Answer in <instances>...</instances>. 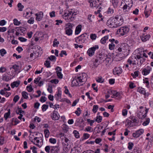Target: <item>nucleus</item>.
I'll use <instances>...</instances> for the list:
<instances>
[{
    "instance_id": "nucleus-7",
    "label": "nucleus",
    "mask_w": 153,
    "mask_h": 153,
    "mask_svg": "<svg viewBox=\"0 0 153 153\" xmlns=\"http://www.w3.org/2000/svg\"><path fill=\"white\" fill-rule=\"evenodd\" d=\"M129 31V28L128 27L126 26L120 27L117 30V32L118 34L123 36L127 34Z\"/></svg>"
},
{
    "instance_id": "nucleus-62",
    "label": "nucleus",
    "mask_w": 153,
    "mask_h": 153,
    "mask_svg": "<svg viewBox=\"0 0 153 153\" xmlns=\"http://www.w3.org/2000/svg\"><path fill=\"white\" fill-rule=\"evenodd\" d=\"M27 91L29 92H31L33 90V89L32 87V86L30 85L29 86H27Z\"/></svg>"
},
{
    "instance_id": "nucleus-60",
    "label": "nucleus",
    "mask_w": 153,
    "mask_h": 153,
    "mask_svg": "<svg viewBox=\"0 0 153 153\" xmlns=\"http://www.w3.org/2000/svg\"><path fill=\"white\" fill-rule=\"evenodd\" d=\"M49 59L51 61L54 62L55 61L56 59V57L55 56L53 55H51L49 57Z\"/></svg>"
},
{
    "instance_id": "nucleus-41",
    "label": "nucleus",
    "mask_w": 153,
    "mask_h": 153,
    "mask_svg": "<svg viewBox=\"0 0 153 153\" xmlns=\"http://www.w3.org/2000/svg\"><path fill=\"white\" fill-rule=\"evenodd\" d=\"M99 108L98 105H93V108L92 109V111L94 113H96L98 109Z\"/></svg>"
},
{
    "instance_id": "nucleus-28",
    "label": "nucleus",
    "mask_w": 153,
    "mask_h": 153,
    "mask_svg": "<svg viewBox=\"0 0 153 153\" xmlns=\"http://www.w3.org/2000/svg\"><path fill=\"white\" fill-rule=\"evenodd\" d=\"M20 82L19 80L14 81L11 84V86L12 88H14L15 87H18L20 84Z\"/></svg>"
},
{
    "instance_id": "nucleus-33",
    "label": "nucleus",
    "mask_w": 153,
    "mask_h": 153,
    "mask_svg": "<svg viewBox=\"0 0 153 153\" xmlns=\"http://www.w3.org/2000/svg\"><path fill=\"white\" fill-rule=\"evenodd\" d=\"M111 93L113 95V97H112V98L116 97H118L119 96L120 94V93L116 91L113 90L111 91Z\"/></svg>"
},
{
    "instance_id": "nucleus-22",
    "label": "nucleus",
    "mask_w": 153,
    "mask_h": 153,
    "mask_svg": "<svg viewBox=\"0 0 153 153\" xmlns=\"http://www.w3.org/2000/svg\"><path fill=\"white\" fill-rule=\"evenodd\" d=\"M130 58H131V59L133 62V65H134L136 64L137 61V64H139V65L140 64V60L138 59L136 55V56H131L130 57Z\"/></svg>"
},
{
    "instance_id": "nucleus-26",
    "label": "nucleus",
    "mask_w": 153,
    "mask_h": 153,
    "mask_svg": "<svg viewBox=\"0 0 153 153\" xmlns=\"http://www.w3.org/2000/svg\"><path fill=\"white\" fill-rule=\"evenodd\" d=\"M30 11L28 10L27 9H26L23 12V16L26 18L28 19L30 17Z\"/></svg>"
},
{
    "instance_id": "nucleus-53",
    "label": "nucleus",
    "mask_w": 153,
    "mask_h": 153,
    "mask_svg": "<svg viewBox=\"0 0 153 153\" xmlns=\"http://www.w3.org/2000/svg\"><path fill=\"white\" fill-rule=\"evenodd\" d=\"M129 86L131 89H133L136 87V85L134 83L131 82H129Z\"/></svg>"
},
{
    "instance_id": "nucleus-44",
    "label": "nucleus",
    "mask_w": 153,
    "mask_h": 153,
    "mask_svg": "<svg viewBox=\"0 0 153 153\" xmlns=\"http://www.w3.org/2000/svg\"><path fill=\"white\" fill-rule=\"evenodd\" d=\"M7 53L6 51L4 49L0 50V53L2 56H3Z\"/></svg>"
},
{
    "instance_id": "nucleus-11",
    "label": "nucleus",
    "mask_w": 153,
    "mask_h": 153,
    "mask_svg": "<svg viewBox=\"0 0 153 153\" xmlns=\"http://www.w3.org/2000/svg\"><path fill=\"white\" fill-rule=\"evenodd\" d=\"M79 80L80 82L82 83V85L85 83L87 80V75L85 73H82L80 74L79 76L77 77Z\"/></svg>"
},
{
    "instance_id": "nucleus-18",
    "label": "nucleus",
    "mask_w": 153,
    "mask_h": 153,
    "mask_svg": "<svg viewBox=\"0 0 153 153\" xmlns=\"http://www.w3.org/2000/svg\"><path fill=\"white\" fill-rule=\"evenodd\" d=\"M144 131L143 129H140L136 131L135 132L133 133V136L134 137H138L143 133Z\"/></svg>"
},
{
    "instance_id": "nucleus-14",
    "label": "nucleus",
    "mask_w": 153,
    "mask_h": 153,
    "mask_svg": "<svg viewBox=\"0 0 153 153\" xmlns=\"http://www.w3.org/2000/svg\"><path fill=\"white\" fill-rule=\"evenodd\" d=\"M51 117L52 119L54 120H57L60 118V116L58 112L55 110L53 111L51 114Z\"/></svg>"
},
{
    "instance_id": "nucleus-37",
    "label": "nucleus",
    "mask_w": 153,
    "mask_h": 153,
    "mask_svg": "<svg viewBox=\"0 0 153 153\" xmlns=\"http://www.w3.org/2000/svg\"><path fill=\"white\" fill-rule=\"evenodd\" d=\"M96 81L98 82L102 83L104 82V79L102 76H100L96 78Z\"/></svg>"
},
{
    "instance_id": "nucleus-23",
    "label": "nucleus",
    "mask_w": 153,
    "mask_h": 153,
    "mask_svg": "<svg viewBox=\"0 0 153 153\" xmlns=\"http://www.w3.org/2000/svg\"><path fill=\"white\" fill-rule=\"evenodd\" d=\"M121 4H125L124 5L132 6L133 1L132 0H123Z\"/></svg>"
},
{
    "instance_id": "nucleus-43",
    "label": "nucleus",
    "mask_w": 153,
    "mask_h": 153,
    "mask_svg": "<svg viewBox=\"0 0 153 153\" xmlns=\"http://www.w3.org/2000/svg\"><path fill=\"white\" fill-rule=\"evenodd\" d=\"M139 71H135L134 73L131 74V75L134 78H136V77L138 76L139 75Z\"/></svg>"
},
{
    "instance_id": "nucleus-8",
    "label": "nucleus",
    "mask_w": 153,
    "mask_h": 153,
    "mask_svg": "<svg viewBox=\"0 0 153 153\" xmlns=\"http://www.w3.org/2000/svg\"><path fill=\"white\" fill-rule=\"evenodd\" d=\"M90 7L92 8H98L102 4L100 0H88Z\"/></svg>"
},
{
    "instance_id": "nucleus-56",
    "label": "nucleus",
    "mask_w": 153,
    "mask_h": 153,
    "mask_svg": "<svg viewBox=\"0 0 153 153\" xmlns=\"http://www.w3.org/2000/svg\"><path fill=\"white\" fill-rule=\"evenodd\" d=\"M13 22L14 25H19L20 24V22L18 20L16 19H13Z\"/></svg>"
},
{
    "instance_id": "nucleus-29",
    "label": "nucleus",
    "mask_w": 153,
    "mask_h": 153,
    "mask_svg": "<svg viewBox=\"0 0 153 153\" xmlns=\"http://www.w3.org/2000/svg\"><path fill=\"white\" fill-rule=\"evenodd\" d=\"M82 26L81 25H78L76 27L75 34L76 35L78 34L81 31Z\"/></svg>"
},
{
    "instance_id": "nucleus-10",
    "label": "nucleus",
    "mask_w": 153,
    "mask_h": 153,
    "mask_svg": "<svg viewBox=\"0 0 153 153\" xmlns=\"http://www.w3.org/2000/svg\"><path fill=\"white\" fill-rule=\"evenodd\" d=\"M99 48V46L97 45H95V46L89 48L87 51V53L89 56L91 57L93 56L96 50Z\"/></svg>"
},
{
    "instance_id": "nucleus-39",
    "label": "nucleus",
    "mask_w": 153,
    "mask_h": 153,
    "mask_svg": "<svg viewBox=\"0 0 153 153\" xmlns=\"http://www.w3.org/2000/svg\"><path fill=\"white\" fill-rule=\"evenodd\" d=\"M102 120V117L100 115L97 116L95 119V121L98 123H100Z\"/></svg>"
},
{
    "instance_id": "nucleus-59",
    "label": "nucleus",
    "mask_w": 153,
    "mask_h": 153,
    "mask_svg": "<svg viewBox=\"0 0 153 153\" xmlns=\"http://www.w3.org/2000/svg\"><path fill=\"white\" fill-rule=\"evenodd\" d=\"M118 3V0H112V3L114 7L117 6Z\"/></svg>"
},
{
    "instance_id": "nucleus-20",
    "label": "nucleus",
    "mask_w": 153,
    "mask_h": 153,
    "mask_svg": "<svg viewBox=\"0 0 153 153\" xmlns=\"http://www.w3.org/2000/svg\"><path fill=\"white\" fill-rule=\"evenodd\" d=\"M72 84L73 85L80 86L82 85V83L80 82L79 80L77 77V78H74L72 82Z\"/></svg>"
},
{
    "instance_id": "nucleus-17",
    "label": "nucleus",
    "mask_w": 153,
    "mask_h": 153,
    "mask_svg": "<svg viewBox=\"0 0 153 153\" xmlns=\"http://www.w3.org/2000/svg\"><path fill=\"white\" fill-rule=\"evenodd\" d=\"M122 69L121 67H116L113 70V73L114 75H119L122 73Z\"/></svg>"
},
{
    "instance_id": "nucleus-50",
    "label": "nucleus",
    "mask_w": 153,
    "mask_h": 153,
    "mask_svg": "<svg viewBox=\"0 0 153 153\" xmlns=\"http://www.w3.org/2000/svg\"><path fill=\"white\" fill-rule=\"evenodd\" d=\"M103 126H100L99 127L97 128V133H99L102 131V130L103 129Z\"/></svg>"
},
{
    "instance_id": "nucleus-46",
    "label": "nucleus",
    "mask_w": 153,
    "mask_h": 153,
    "mask_svg": "<svg viewBox=\"0 0 153 153\" xmlns=\"http://www.w3.org/2000/svg\"><path fill=\"white\" fill-rule=\"evenodd\" d=\"M2 79L6 81H8L10 79V77L9 76H2Z\"/></svg>"
},
{
    "instance_id": "nucleus-16",
    "label": "nucleus",
    "mask_w": 153,
    "mask_h": 153,
    "mask_svg": "<svg viewBox=\"0 0 153 153\" xmlns=\"http://www.w3.org/2000/svg\"><path fill=\"white\" fill-rule=\"evenodd\" d=\"M58 91L54 95V98L57 101L60 100L62 98V91L60 88H58Z\"/></svg>"
},
{
    "instance_id": "nucleus-12",
    "label": "nucleus",
    "mask_w": 153,
    "mask_h": 153,
    "mask_svg": "<svg viewBox=\"0 0 153 153\" xmlns=\"http://www.w3.org/2000/svg\"><path fill=\"white\" fill-rule=\"evenodd\" d=\"M109 41L111 42V43L108 45L109 49L110 50H112L114 49L115 47L114 42L116 44H117L118 43V41L117 40H115L114 39H109Z\"/></svg>"
},
{
    "instance_id": "nucleus-35",
    "label": "nucleus",
    "mask_w": 153,
    "mask_h": 153,
    "mask_svg": "<svg viewBox=\"0 0 153 153\" xmlns=\"http://www.w3.org/2000/svg\"><path fill=\"white\" fill-rule=\"evenodd\" d=\"M65 33L68 36L71 35L72 33V29L69 28H65Z\"/></svg>"
},
{
    "instance_id": "nucleus-24",
    "label": "nucleus",
    "mask_w": 153,
    "mask_h": 153,
    "mask_svg": "<svg viewBox=\"0 0 153 153\" xmlns=\"http://www.w3.org/2000/svg\"><path fill=\"white\" fill-rule=\"evenodd\" d=\"M132 7V6L124 5L123 7V12L126 14L128 13H129L130 10Z\"/></svg>"
},
{
    "instance_id": "nucleus-63",
    "label": "nucleus",
    "mask_w": 153,
    "mask_h": 153,
    "mask_svg": "<svg viewBox=\"0 0 153 153\" xmlns=\"http://www.w3.org/2000/svg\"><path fill=\"white\" fill-rule=\"evenodd\" d=\"M87 122L90 124L91 126H92L93 123L94 122V121L93 120H91L90 119H87Z\"/></svg>"
},
{
    "instance_id": "nucleus-25",
    "label": "nucleus",
    "mask_w": 153,
    "mask_h": 153,
    "mask_svg": "<svg viewBox=\"0 0 153 153\" xmlns=\"http://www.w3.org/2000/svg\"><path fill=\"white\" fill-rule=\"evenodd\" d=\"M59 149L57 146H51L50 153H58L59 151Z\"/></svg>"
},
{
    "instance_id": "nucleus-57",
    "label": "nucleus",
    "mask_w": 153,
    "mask_h": 153,
    "mask_svg": "<svg viewBox=\"0 0 153 153\" xmlns=\"http://www.w3.org/2000/svg\"><path fill=\"white\" fill-rule=\"evenodd\" d=\"M90 38L92 40H94L96 39L97 35L95 34H91L90 36Z\"/></svg>"
},
{
    "instance_id": "nucleus-36",
    "label": "nucleus",
    "mask_w": 153,
    "mask_h": 153,
    "mask_svg": "<svg viewBox=\"0 0 153 153\" xmlns=\"http://www.w3.org/2000/svg\"><path fill=\"white\" fill-rule=\"evenodd\" d=\"M22 97L25 99H27L28 98V94L26 91L22 92Z\"/></svg>"
},
{
    "instance_id": "nucleus-51",
    "label": "nucleus",
    "mask_w": 153,
    "mask_h": 153,
    "mask_svg": "<svg viewBox=\"0 0 153 153\" xmlns=\"http://www.w3.org/2000/svg\"><path fill=\"white\" fill-rule=\"evenodd\" d=\"M74 26V24H73L68 23L66 24L65 28H69L71 29H72V27Z\"/></svg>"
},
{
    "instance_id": "nucleus-42",
    "label": "nucleus",
    "mask_w": 153,
    "mask_h": 153,
    "mask_svg": "<svg viewBox=\"0 0 153 153\" xmlns=\"http://www.w3.org/2000/svg\"><path fill=\"white\" fill-rule=\"evenodd\" d=\"M85 131L87 132H91L93 131V128L91 127L90 126H87L85 128Z\"/></svg>"
},
{
    "instance_id": "nucleus-19",
    "label": "nucleus",
    "mask_w": 153,
    "mask_h": 153,
    "mask_svg": "<svg viewBox=\"0 0 153 153\" xmlns=\"http://www.w3.org/2000/svg\"><path fill=\"white\" fill-rule=\"evenodd\" d=\"M56 70V73L57 77L58 78L62 79L63 77V75L61 73L62 69L61 68L59 67H57Z\"/></svg>"
},
{
    "instance_id": "nucleus-61",
    "label": "nucleus",
    "mask_w": 153,
    "mask_h": 153,
    "mask_svg": "<svg viewBox=\"0 0 153 153\" xmlns=\"http://www.w3.org/2000/svg\"><path fill=\"white\" fill-rule=\"evenodd\" d=\"M49 142L50 143L52 144H55L56 143V140L54 138H51L49 140Z\"/></svg>"
},
{
    "instance_id": "nucleus-6",
    "label": "nucleus",
    "mask_w": 153,
    "mask_h": 153,
    "mask_svg": "<svg viewBox=\"0 0 153 153\" xmlns=\"http://www.w3.org/2000/svg\"><path fill=\"white\" fill-rule=\"evenodd\" d=\"M144 50L142 48H138L135 51V53L137 54V57L138 60H140V63L141 64L144 61V59L142 57L143 53Z\"/></svg>"
},
{
    "instance_id": "nucleus-5",
    "label": "nucleus",
    "mask_w": 153,
    "mask_h": 153,
    "mask_svg": "<svg viewBox=\"0 0 153 153\" xmlns=\"http://www.w3.org/2000/svg\"><path fill=\"white\" fill-rule=\"evenodd\" d=\"M88 38L87 34L84 33L75 38V42L78 44L86 43L88 42Z\"/></svg>"
},
{
    "instance_id": "nucleus-40",
    "label": "nucleus",
    "mask_w": 153,
    "mask_h": 153,
    "mask_svg": "<svg viewBox=\"0 0 153 153\" xmlns=\"http://www.w3.org/2000/svg\"><path fill=\"white\" fill-rule=\"evenodd\" d=\"M18 10L19 11H22L24 8V6L22 5L21 3H19L17 4Z\"/></svg>"
},
{
    "instance_id": "nucleus-45",
    "label": "nucleus",
    "mask_w": 153,
    "mask_h": 153,
    "mask_svg": "<svg viewBox=\"0 0 153 153\" xmlns=\"http://www.w3.org/2000/svg\"><path fill=\"white\" fill-rule=\"evenodd\" d=\"M126 122L127 123L126 124L127 126H128L131 127L133 126L134 125L131 120H126Z\"/></svg>"
},
{
    "instance_id": "nucleus-47",
    "label": "nucleus",
    "mask_w": 153,
    "mask_h": 153,
    "mask_svg": "<svg viewBox=\"0 0 153 153\" xmlns=\"http://www.w3.org/2000/svg\"><path fill=\"white\" fill-rule=\"evenodd\" d=\"M73 133L75 137L77 138H78L79 137V133L76 130H74L73 131Z\"/></svg>"
},
{
    "instance_id": "nucleus-55",
    "label": "nucleus",
    "mask_w": 153,
    "mask_h": 153,
    "mask_svg": "<svg viewBox=\"0 0 153 153\" xmlns=\"http://www.w3.org/2000/svg\"><path fill=\"white\" fill-rule=\"evenodd\" d=\"M90 135L88 133H84L83 135V140L88 139L90 137Z\"/></svg>"
},
{
    "instance_id": "nucleus-13",
    "label": "nucleus",
    "mask_w": 153,
    "mask_h": 153,
    "mask_svg": "<svg viewBox=\"0 0 153 153\" xmlns=\"http://www.w3.org/2000/svg\"><path fill=\"white\" fill-rule=\"evenodd\" d=\"M107 25L110 27H116L114 17L110 18L107 22Z\"/></svg>"
},
{
    "instance_id": "nucleus-27",
    "label": "nucleus",
    "mask_w": 153,
    "mask_h": 153,
    "mask_svg": "<svg viewBox=\"0 0 153 153\" xmlns=\"http://www.w3.org/2000/svg\"><path fill=\"white\" fill-rule=\"evenodd\" d=\"M150 37V36L149 35H144L141 36L140 37V38L142 41L143 42H144L149 40Z\"/></svg>"
},
{
    "instance_id": "nucleus-21",
    "label": "nucleus",
    "mask_w": 153,
    "mask_h": 153,
    "mask_svg": "<svg viewBox=\"0 0 153 153\" xmlns=\"http://www.w3.org/2000/svg\"><path fill=\"white\" fill-rule=\"evenodd\" d=\"M35 15L36 16V19L38 21H40L43 16V13L42 12L40 11L36 13Z\"/></svg>"
},
{
    "instance_id": "nucleus-9",
    "label": "nucleus",
    "mask_w": 153,
    "mask_h": 153,
    "mask_svg": "<svg viewBox=\"0 0 153 153\" xmlns=\"http://www.w3.org/2000/svg\"><path fill=\"white\" fill-rule=\"evenodd\" d=\"M115 27H117L121 25L123 23V20L120 15H117L114 17Z\"/></svg>"
},
{
    "instance_id": "nucleus-38",
    "label": "nucleus",
    "mask_w": 153,
    "mask_h": 153,
    "mask_svg": "<svg viewBox=\"0 0 153 153\" xmlns=\"http://www.w3.org/2000/svg\"><path fill=\"white\" fill-rule=\"evenodd\" d=\"M44 134L46 138H48L50 135V132L48 129H45L44 130Z\"/></svg>"
},
{
    "instance_id": "nucleus-34",
    "label": "nucleus",
    "mask_w": 153,
    "mask_h": 153,
    "mask_svg": "<svg viewBox=\"0 0 153 153\" xmlns=\"http://www.w3.org/2000/svg\"><path fill=\"white\" fill-rule=\"evenodd\" d=\"M143 83L145 84L146 87L148 88H149L150 87L149 83L148 80V79L145 78L143 79Z\"/></svg>"
},
{
    "instance_id": "nucleus-48",
    "label": "nucleus",
    "mask_w": 153,
    "mask_h": 153,
    "mask_svg": "<svg viewBox=\"0 0 153 153\" xmlns=\"http://www.w3.org/2000/svg\"><path fill=\"white\" fill-rule=\"evenodd\" d=\"M149 118H147L146 119V121L143 123L142 124L143 126H146L149 124Z\"/></svg>"
},
{
    "instance_id": "nucleus-3",
    "label": "nucleus",
    "mask_w": 153,
    "mask_h": 153,
    "mask_svg": "<svg viewBox=\"0 0 153 153\" xmlns=\"http://www.w3.org/2000/svg\"><path fill=\"white\" fill-rule=\"evenodd\" d=\"M149 110V108L140 106L138 108L136 113L137 116L140 119H144L147 116V114Z\"/></svg>"
},
{
    "instance_id": "nucleus-15",
    "label": "nucleus",
    "mask_w": 153,
    "mask_h": 153,
    "mask_svg": "<svg viewBox=\"0 0 153 153\" xmlns=\"http://www.w3.org/2000/svg\"><path fill=\"white\" fill-rule=\"evenodd\" d=\"M152 68L150 66L148 65L143 69L142 73L144 75H147L149 74Z\"/></svg>"
},
{
    "instance_id": "nucleus-31",
    "label": "nucleus",
    "mask_w": 153,
    "mask_h": 153,
    "mask_svg": "<svg viewBox=\"0 0 153 153\" xmlns=\"http://www.w3.org/2000/svg\"><path fill=\"white\" fill-rule=\"evenodd\" d=\"M108 39V36H106L102 37L100 40V42L101 44H104L105 43L106 41Z\"/></svg>"
},
{
    "instance_id": "nucleus-64",
    "label": "nucleus",
    "mask_w": 153,
    "mask_h": 153,
    "mask_svg": "<svg viewBox=\"0 0 153 153\" xmlns=\"http://www.w3.org/2000/svg\"><path fill=\"white\" fill-rule=\"evenodd\" d=\"M44 65L47 68L51 67L50 63L49 61H45L44 63Z\"/></svg>"
},
{
    "instance_id": "nucleus-58",
    "label": "nucleus",
    "mask_w": 153,
    "mask_h": 153,
    "mask_svg": "<svg viewBox=\"0 0 153 153\" xmlns=\"http://www.w3.org/2000/svg\"><path fill=\"white\" fill-rule=\"evenodd\" d=\"M48 105H43L42 107V111L44 112L48 108Z\"/></svg>"
},
{
    "instance_id": "nucleus-30",
    "label": "nucleus",
    "mask_w": 153,
    "mask_h": 153,
    "mask_svg": "<svg viewBox=\"0 0 153 153\" xmlns=\"http://www.w3.org/2000/svg\"><path fill=\"white\" fill-rule=\"evenodd\" d=\"M137 91L141 94L146 95V90L144 88L142 87H139L137 89Z\"/></svg>"
},
{
    "instance_id": "nucleus-52",
    "label": "nucleus",
    "mask_w": 153,
    "mask_h": 153,
    "mask_svg": "<svg viewBox=\"0 0 153 153\" xmlns=\"http://www.w3.org/2000/svg\"><path fill=\"white\" fill-rule=\"evenodd\" d=\"M81 110L79 108H78L77 110L75 111V113L77 116H79L81 113Z\"/></svg>"
},
{
    "instance_id": "nucleus-1",
    "label": "nucleus",
    "mask_w": 153,
    "mask_h": 153,
    "mask_svg": "<svg viewBox=\"0 0 153 153\" xmlns=\"http://www.w3.org/2000/svg\"><path fill=\"white\" fill-rule=\"evenodd\" d=\"M76 12L71 9L65 10L62 16L65 20L68 22L74 20L76 17Z\"/></svg>"
},
{
    "instance_id": "nucleus-4",
    "label": "nucleus",
    "mask_w": 153,
    "mask_h": 153,
    "mask_svg": "<svg viewBox=\"0 0 153 153\" xmlns=\"http://www.w3.org/2000/svg\"><path fill=\"white\" fill-rule=\"evenodd\" d=\"M118 52H120V53L123 54L125 56H127L130 53V48L128 44L123 43L121 44L120 46L117 50Z\"/></svg>"
},
{
    "instance_id": "nucleus-54",
    "label": "nucleus",
    "mask_w": 153,
    "mask_h": 153,
    "mask_svg": "<svg viewBox=\"0 0 153 153\" xmlns=\"http://www.w3.org/2000/svg\"><path fill=\"white\" fill-rule=\"evenodd\" d=\"M51 150V147L49 146H46L45 148V150L47 153H49L50 152Z\"/></svg>"
},
{
    "instance_id": "nucleus-32",
    "label": "nucleus",
    "mask_w": 153,
    "mask_h": 153,
    "mask_svg": "<svg viewBox=\"0 0 153 153\" xmlns=\"http://www.w3.org/2000/svg\"><path fill=\"white\" fill-rule=\"evenodd\" d=\"M10 109L8 110L7 112L5 113L4 115V117L5 120H7L9 118H10Z\"/></svg>"
},
{
    "instance_id": "nucleus-49",
    "label": "nucleus",
    "mask_w": 153,
    "mask_h": 153,
    "mask_svg": "<svg viewBox=\"0 0 153 153\" xmlns=\"http://www.w3.org/2000/svg\"><path fill=\"white\" fill-rule=\"evenodd\" d=\"M59 44V42L57 41L56 39H55L53 42V47H55L58 46V45Z\"/></svg>"
},
{
    "instance_id": "nucleus-2",
    "label": "nucleus",
    "mask_w": 153,
    "mask_h": 153,
    "mask_svg": "<svg viewBox=\"0 0 153 153\" xmlns=\"http://www.w3.org/2000/svg\"><path fill=\"white\" fill-rule=\"evenodd\" d=\"M107 55L106 54H102L100 53L96 56V59H95L94 63V65L97 67L98 65L104 61L106 60L108 62H106L108 63L109 60V59L107 57Z\"/></svg>"
}]
</instances>
